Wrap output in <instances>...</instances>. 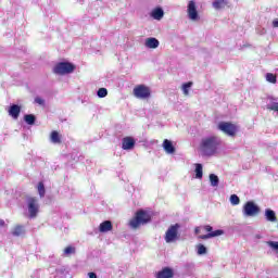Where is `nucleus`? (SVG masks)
<instances>
[{
    "label": "nucleus",
    "mask_w": 278,
    "mask_h": 278,
    "mask_svg": "<svg viewBox=\"0 0 278 278\" xmlns=\"http://www.w3.org/2000/svg\"><path fill=\"white\" fill-rule=\"evenodd\" d=\"M218 147H220V139L218 137H204L200 142V153L203 157H212V155H216Z\"/></svg>",
    "instance_id": "obj_1"
},
{
    "label": "nucleus",
    "mask_w": 278,
    "mask_h": 278,
    "mask_svg": "<svg viewBox=\"0 0 278 278\" xmlns=\"http://www.w3.org/2000/svg\"><path fill=\"white\" fill-rule=\"evenodd\" d=\"M24 210L27 211L28 218H37L40 213V202L38 201V198L27 195L25 198Z\"/></svg>",
    "instance_id": "obj_2"
},
{
    "label": "nucleus",
    "mask_w": 278,
    "mask_h": 278,
    "mask_svg": "<svg viewBox=\"0 0 278 278\" xmlns=\"http://www.w3.org/2000/svg\"><path fill=\"white\" fill-rule=\"evenodd\" d=\"M147 223H151V215L147 211H138L136 217L129 222V225L131 229H138L140 225H147Z\"/></svg>",
    "instance_id": "obj_3"
},
{
    "label": "nucleus",
    "mask_w": 278,
    "mask_h": 278,
    "mask_svg": "<svg viewBox=\"0 0 278 278\" xmlns=\"http://www.w3.org/2000/svg\"><path fill=\"white\" fill-rule=\"evenodd\" d=\"M75 71V65L68 62H60L53 67L55 75H71Z\"/></svg>",
    "instance_id": "obj_4"
},
{
    "label": "nucleus",
    "mask_w": 278,
    "mask_h": 278,
    "mask_svg": "<svg viewBox=\"0 0 278 278\" xmlns=\"http://www.w3.org/2000/svg\"><path fill=\"white\" fill-rule=\"evenodd\" d=\"M260 212H261L260 206H257V204H255V202H253V201H248L243 205L242 214L247 218H253V217L257 216V214H260Z\"/></svg>",
    "instance_id": "obj_5"
},
{
    "label": "nucleus",
    "mask_w": 278,
    "mask_h": 278,
    "mask_svg": "<svg viewBox=\"0 0 278 278\" xmlns=\"http://www.w3.org/2000/svg\"><path fill=\"white\" fill-rule=\"evenodd\" d=\"M181 226L179 224H175L168 227V229L165 232V242L167 244H170L175 242L179 237V228Z\"/></svg>",
    "instance_id": "obj_6"
},
{
    "label": "nucleus",
    "mask_w": 278,
    "mask_h": 278,
    "mask_svg": "<svg viewBox=\"0 0 278 278\" xmlns=\"http://www.w3.org/2000/svg\"><path fill=\"white\" fill-rule=\"evenodd\" d=\"M217 127L219 131H223L226 136H230L231 138L238 134V126L229 122H220Z\"/></svg>",
    "instance_id": "obj_7"
},
{
    "label": "nucleus",
    "mask_w": 278,
    "mask_h": 278,
    "mask_svg": "<svg viewBox=\"0 0 278 278\" xmlns=\"http://www.w3.org/2000/svg\"><path fill=\"white\" fill-rule=\"evenodd\" d=\"M132 92L136 99H149L151 97V89L144 85H138Z\"/></svg>",
    "instance_id": "obj_8"
},
{
    "label": "nucleus",
    "mask_w": 278,
    "mask_h": 278,
    "mask_svg": "<svg viewBox=\"0 0 278 278\" xmlns=\"http://www.w3.org/2000/svg\"><path fill=\"white\" fill-rule=\"evenodd\" d=\"M187 14L190 21H199V11H197V2L194 0L189 1Z\"/></svg>",
    "instance_id": "obj_9"
},
{
    "label": "nucleus",
    "mask_w": 278,
    "mask_h": 278,
    "mask_svg": "<svg viewBox=\"0 0 278 278\" xmlns=\"http://www.w3.org/2000/svg\"><path fill=\"white\" fill-rule=\"evenodd\" d=\"M136 147V140L132 137H125L122 140V149L124 151H131Z\"/></svg>",
    "instance_id": "obj_10"
},
{
    "label": "nucleus",
    "mask_w": 278,
    "mask_h": 278,
    "mask_svg": "<svg viewBox=\"0 0 278 278\" xmlns=\"http://www.w3.org/2000/svg\"><path fill=\"white\" fill-rule=\"evenodd\" d=\"M163 149L165 151V153H167V155H173V153H175L176 149L175 146H173V141L165 139L163 141Z\"/></svg>",
    "instance_id": "obj_11"
},
{
    "label": "nucleus",
    "mask_w": 278,
    "mask_h": 278,
    "mask_svg": "<svg viewBox=\"0 0 278 278\" xmlns=\"http://www.w3.org/2000/svg\"><path fill=\"white\" fill-rule=\"evenodd\" d=\"M151 17L154 18V21H162L164 18V9L157 7L150 13Z\"/></svg>",
    "instance_id": "obj_12"
},
{
    "label": "nucleus",
    "mask_w": 278,
    "mask_h": 278,
    "mask_svg": "<svg viewBox=\"0 0 278 278\" xmlns=\"http://www.w3.org/2000/svg\"><path fill=\"white\" fill-rule=\"evenodd\" d=\"M144 45L148 49H157V47H160V40H157L155 37H150L146 39Z\"/></svg>",
    "instance_id": "obj_13"
},
{
    "label": "nucleus",
    "mask_w": 278,
    "mask_h": 278,
    "mask_svg": "<svg viewBox=\"0 0 278 278\" xmlns=\"http://www.w3.org/2000/svg\"><path fill=\"white\" fill-rule=\"evenodd\" d=\"M112 229H113V226H112V222L110 220H104L99 226L100 233H108V231H112Z\"/></svg>",
    "instance_id": "obj_14"
},
{
    "label": "nucleus",
    "mask_w": 278,
    "mask_h": 278,
    "mask_svg": "<svg viewBox=\"0 0 278 278\" xmlns=\"http://www.w3.org/2000/svg\"><path fill=\"white\" fill-rule=\"evenodd\" d=\"M9 115L12 116V118H18L21 115V106L18 104H12L9 109Z\"/></svg>",
    "instance_id": "obj_15"
},
{
    "label": "nucleus",
    "mask_w": 278,
    "mask_h": 278,
    "mask_svg": "<svg viewBox=\"0 0 278 278\" xmlns=\"http://www.w3.org/2000/svg\"><path fill=\"white\" fill-rule=\"evenodd\" d=\"M173 269L165 267L163 270L156 274V278H173Z\"/></svg>",
    "instance_id": "obj_16"
},
{
    "label": "nucleus",
    "mask_w": 278,
    "mask_h": 278,
    "mask_svg": "<svg viewBox=\"0 0 278 278\" xmlns=\"http://www.w3.org/2000/svg\"><path fill=\"white\" fill-rule=\"evenodd\" d=\"M229 2L227 0H213V8L214 10H224V8H227V4Z\"/></svg>",
    "instance_id": "obj_17"
},
{
    "label": "nucleus",
    "mask_w": 278,
    "mask_h": 278,
    "mask_svg": "<svg viewBox=\"0 0 278 278\" xmlns=\"http://www.w3.org/2000/svg\"><path fill=\"white\" fill-rule=\"evenodd\" d=\"M12 236H14L15 238L25 236V226H22V225L15 226L12 230Z\"/></svg>",
    "instance_id": "obj_18"
},
{
    "label": "nucleus",
    "mask_w": 278,
    "mask_h": 278,
    "mask_svg": "<svg viewBox=\"0 0 278 278\" xmlns=\"http://www.w3.org/2000/svg\"><path fill=\"white\" fill-rule=\"evenodd\" d=\"M265 217L266 220H268L269 223H277V216L275 215V211L270 208L265 210Z\"/></svg>",
    "instance_id": "obj_19"
},
{
    "label": "nucleus",
    "mask_w": 278,
    "mask_h": 278,
    "mask_svg": "<svg viewBox=\"0 0 278 278\" xmlns=\"http://www.w3.org/2000/svg\"><path fill=\"white\" fill-rule=\"evenodd\" d=\"M50 142H52V144H61L62 139L60 138V132L53 130L50 135Z\"/></svg>",
    "instance_id": "obj_20"
},
{
    "label": "nucleus",
    "mask_w": 278,
    "mask_h": 278,
    "mask_svg": "<svg viewBox=\"0 0 278 278\" xmlns=\"http://www.w3.org/2000/svg\"><path fill=\"white\" fill-rule=\"evenodd\" d=\"M208 179L213 188H218V184H220V179L216 176V174H210Z\"/></svg>",
    "instance_id": "obj_21"
},
{
    "label": "nucleus",
    "mask_w": 278,
    "mask_h": 278,
    "mask_svg": "<svg viewBox=\"0 0 278 278\" xmlns=\"http://www.w3.org/2000/svg\"><path fill=\"white\" fill-rule=\"evenodd\" d=\"M195 179H203V165L201 163L195 164Z\"/></svg>",
    "instance_id": "obj_22"
},
{
    "label": "nucleus",
    "mask_w": 278,
    "mask_h": 278,
    "mask_svg": "<svg viewBox=\"0 0 278 278\" xmlns=\"http://www.w3.org/2000/svg\"><path fill=\"white\" fill-rule=\"evenodd\" d=\"M75 253H76L75 247L68 245L67 248L64 249L63 256L71 257V255H75Z\"/></svg>",
    "instance_id": "obj_23"
},
{
    "label": "nucleus",
    "mask_w": 278,
    "mask_h": 278,
    "mask_svg": "<svg viewBox=\"0 0 278 278\" xmlns=\"http://www.w3.org/2000/svg\"><path fill=\"white\" fill-rule=\"evenodd\" d=\"M24 121L27 125H35L36 124V115L34 114H26L24 116Z\"/></svg>",
    "instance_id": "obj_24"
},
{
    "label": "nucleus",
    "mask_w": 278,
    "mask_h": 278,
    "mask_svg": "<svg viewBox=\"0 0 278 278\" xmlns=\"http://www.w3.org/2000/svg\"><path fill=\"white\" fill-rule=\"evenodd\" d=\"M266 81H268L269 84H277V76L273 73H267L265 75Z\"/></svg>",
    "instance_id": "obj_25"
},
{
    "label": "nucleus",
    "mask_w": 278,
    "mask_h": 278,
    "mask_svg": "<svg viewBox=\"0 0 278 278\" xmlns=\"http://www.w3.org/2000/svg\"><path fill=\"white\" fill-rule=\"evenodd\" d=\"M37 190L39 193L40 199H43L45 194H46V189H45V184L43 182H39L37 186Z\"/></svg>",
    "instance_id": "obj_26"
},
{
    "label": "nucleus",
    "mask_w": 278,
    "mask_h": 278,
    "mask_svg": "<svg viewBox=\"0 0 278 278\" xmlns=\"http://www.w3.org/2000/svg\"><path fill=\"white\" fill-rule=\"evenodd\" d=\"M190 88H192V83H187L182 85V92L186 97H188L190 94Z\"/></svg>",
    "instance_id": "obj_27"
},
{
    "label": "nucleus",
    "mask_w": 278,
    "mask_h": 278,
    "mask_svg": "<svg viewBox=\"0 0 278 278\" xmlns=\"http://www.w3.org/2000/svg\"><path fill=\"white\" fill-rule=\"evenodd\" d=\"M97 94H98L99 99H105V97H108V89L106 88H100L97 91Z\"/></svg>",
    "instance_id": "obj_28"
},
{
    "label": "nucleus",
    "mask_w": 278,
    "mask_h": 278,
    "mask_svg": "<svg viewBox=\"0 0 278 278\" xmlns=\"http://www.w3.org/2000/svg\"><path fill=\"white\" fill-rule=\"evenodd\" d=\"M231 205H240V198L237 194L230 195Z\"/></svg>",
    "instance_id": "obj_29"
},
{
    "label": "nucleus",
    "mask_w": 278,
    "mask_h": 278,
    "mask_svg": "<svg viewBox=\"0 0 278 278\" xmlns=\"http://www.w3.org/2000/svg\"><path fill=\"white\" fill-rule=\"evenodd\" d=\"M207 253V248L203 244L198 245V255H205Z\"/></svg>",
    "instance_id": "obj_30"
},
{
    "label": "nucleus",
    "mask_w": 278,
    "mask_h": 278,
    "mask_svg": "<svg viewBox=\"0 0 278 278\" xmlns=\"http://www.w3.org/2000/svg\"><path fill=\"white\" fill-rule=\"evenodd\" d=\"M224 233L225 231L220 229L210 232L211 238H218V236H223Z\"/></svg>",
    "instance_id": "obj_31"
},
{
    "label": "nucleus",
    "mask_w": 278,
    "mask_h": 278,
    "mask_svg": "<svg viewBox=\"0 0 278 278\" xmlns=\"http://www.w3.org/2000/svg\"><path fill=\"white\" fill-rule=\"evenodd\" d=\"M35 103H38V105H45V99L37 97L35 98Z\"/></svg>",
    "instance_id": "obj_32"
},
{
    "label": "nucleus",
    "mask_w": 278,
    "mask_h": 278,
    "mask_svg": "<svg viewBox=\"0 0 278 278\" xmlns=\"http://www.w3.org/2000/svg\"><path fill=\"white\" fill-rule=\"evenodd\" d=\"M198 238H199V240H210V238H212V237L208 232L206 235H200Z\"/></svg>",
    "instance_id": "obj_33"
},
{
    "label": "nucleus",
    "mask_w": 278,
    "mask_h": 278,
    "mask_svg": "<svg viewBox=\"0 0 278 278\" xmlns=\"http://www.w3.org/2000/svg\"><path fill=\"white\" fill-rule=\"evenodd\" d=\"M204 229H205V231H207L208 233H212V231H213V227L212 226H210V225H206V226H204Z\"/></svg>",
    "instance_id": "obj_34"
},
{
    "label": "nucleus",
    "mask_w": 278,
    "mask_h": 278,
    "mask_svg": "<svg viewBox=\"0 0 278 278\" xmlns=\"http://www.w3.org/2000/svg\"><path fill=\"white\" fill-rule=\"evenodd\" d=\"M88 277L89 278H97V274L91 271V273L88 274Z\"/></svg>",
    "instance_id": "obj_35"
},
{
    "label": "nucleus",
    "mask_w": 278,
    "mask_h": 278,
    "mask_svg": "<svg viewBox=\"0 0 278 278\" xmlns=\"http://www.w3.org/2000/svg\"><path fill=\"white\" fill-rule=\"evenodd\" d=\"M273 27H275V28L278 27V20L277 18L273 21Z\"/></svg>",
    "instance_id": "obj_36"
},
{
    "label": "nucleus",
    "mask_w": 278,
    "mask_h": 278,
    "mask_svg": "<svg viewBox=\"0 0 278 278\" xmlns=\"http://www.w3.org/2000/svg\"><path fill=\"white\" fill-rule=\"evenodd\" d=\"M0 227H5V220L0 219Z\"/></svg>",
    "instance_id": "obj_37"
},
{
    "label": "nucleus",
    "mask_w": 278,
    "mask_h": 278,
    "mask_svg": "<svg viewBox=\"0 0 278 278\" xmlns=\"http://www.w3.org/2000/svg\"><path fill=\"white\" fill-rule=\"evenodd\" d=\"M254 238H255L256 240H262V235L257 233V235L254 236Z\"/></svg>",
    "instance_id": "obj_38"
},
{
    "label": "nucleus",
    "mask_w": 278,
    "mask_h": 278,
    "mask_svg": "<svg viewBox=\"0 0 278 278\" xmlns=\"http://www.w3.org/2000/svg\"><path fill=\"white\" fill-rule=\"evenodd\" d=\"M194 231L197 235L201 233V229L199 227H197Z\"/></svg>",
    "instance_id": "obj_39"
}]
</instances>
